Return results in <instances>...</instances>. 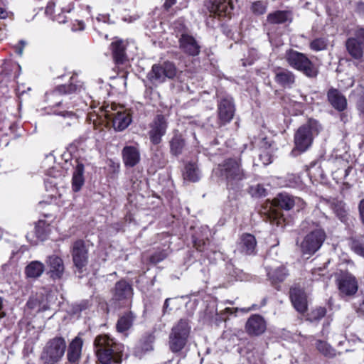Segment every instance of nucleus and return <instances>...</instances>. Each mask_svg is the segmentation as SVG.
<instances>
[{
    "label": "nucleus",
    "instance_id": "f257e3e1",
    "mask_svg": "<svg viewBox=\"0 0 364 364\" xmlns=\"http://www.w3.org/2000/svg\"><path fill=\"white\" fill-rule=\"evenodd\" d=\"M107 119H112L113 128L118 132L125 129L132 122L129 114L116 104H107L100 108V113L94 111L87 115V120L95 129H97Z\"/></svg>",
    "mask_w": 364,
    "mask_h": 364
},
{
    "label": "nucleus",
    "instance_id": "1a4fd4ad",
    "mask_svg": "<svg viewBox=\"0 0 364 364\" xmlns=\"http://www.w3.org/2000/svg\"><path fill=\"white\" fill-rule=\"evenodd\" d=\"M177 71L174 63L165 61L161 64H154L146 77L153 85H159L164 83L166 79H173Z\"/></svg>",
    "mask_w": 364,
    "mask_h": 364
},
{
    "label": "nucleus",
    "instance_id": "c756f323",
    "mask_svg": "<svg viewBox=\"0 0 364 364\" xmlns=\"http://www.w3.org/2000/svg\"><path fill=\"white\" fill-rule=\"evenodd\" d=\"M84 165L77 162L73 173L72 188L75 192L79 191L84 184Z\"/></svg>",
    "mask_w": 364,
    "mask_h": 364
},
{
    "label": "nucleus",
    "instance_id": "c9c22d12",
    "mask_svg": "<svg viewBox=\"0 0 364 364\" xmlns=\"http://www.w3.org/2000/svg\"><path fill=\"white\" fill-rule=\"evenodd\" d=\"M184 146V139L181 134L176 133L170 141V149L171 154L175 156L181 154Z\"/></svg>",
    "mask_w": 364,
    "mask_h": 364
},
{
    "label": "nucleus",
    "instance_id": "6e6d98bb",
    "mask_svg": "<svg viewBox=\"0 0 364 364\" xmlns=\"http://www.w3.org/2000/svg\"><path fill=\"white\" fill-rule=\"evenodd\" d=\"M78 27H75V26H73V31H82L85 28V23L83 21H77Z\"/></svg>",
    "mask_w": 364,
    "mask_h": 364
},
{
    "label": "nucleus",
    "instance_id": "a18cd8bd",
    "mask_svg": "<svg viewBox=\"0 0 364 364\" xmlns=\"http://www.w3.org/2000/svg\"><path fill=\"white\" fill-rule=\"evenodd\" d=\"M64 118H68V121L65 123L67 125H71L77 119V115L73 111H63L60 112Z\"/></svg>",
    "mask_w": 364,
    "mask_h": 364
},
{
    "label": "nucleus",
    "instance_id": "dca6fc26",
    "mask_svg": "<svg viewBox=\"0 0 364 364\" xmlns=\"http://www.w3.org/2000/svg\"><path fill=\"white\" fill-rule=\"evenodd\" d=\"M205 6L210 13L226 16L233 9V2L232 0H208Z\"/></svg>",
    "mask_w": 364,
    "mask_h": 364
},
{
    "label": "nucleus",
    "instance_id": "393cba45",
    "mask_svg": "<svg viewBox=\"0 0 364 364\" xmlns=\"http://www.w3.org/2000/svg\"><path fill=\"white\" fill-rule=\"evenodd\" d=\"M122 158L126 166L134 167L140 161V153L137 148L127 146L122 150Z\"/></svg>",
    "mask_w": 364,
    "mask_h": 364
},
{
    "label": "nucleus",
    "instance_id": "cd10ccee",
    "mask_svg": "<svg viewBox=\"0 0 364 364\" xmlns=\"http://www.w3.org/2000/svg\"><path fill=\"white\" fill-rule=\"evenodd\" d=\"M346 48L348 54L355 60H360L363 56L364 44L359 43L354 38H348L346 41Z\"/></svg>",
    "mask_w": 364,
    "mask_h": 364
},
{
    "label": "nucleus",
    "instance_id": "0eeeda50",
    "mask_svg": "<svg viewBox=\"0 0 364 364\" xmlns=\"http://www.w3.org/2000/svg\"><path fill=\"white\" fill-rule=\"evenodd\" d=\"M285 60L289 66L301 72L306 77L314 78L318 73V68L306 54L289 49L286 52Z\"/></svg>",
    "mask_w": 364,
    "mask_h": 364
},
{
    "label": "nucleus",
    "instance_id": "8fccbe9b",
    "mask_svg": "<svg viewBox=\"0 0 364 364\" xmlns=\"http://www.w3.org/2000/svg\"><path fill=\"white\" fill-rule=\"evenodd\" d=\"M358 210L360 218L362 223L364 225V199H362L358 204Z\"/></svg>",
    "mask_w": 364,
    "mask_h": 364
},
{
    "label": "nucleus",
    "instance_id": "69168bd1",
    "mask_svg": "<svg viewBox=\"0 0 364 364\" xmlns=\"http://www.w3.org/2000/svg\"><path fill=\"white\" fill-rule=\"evenodd\" d=\"M341 119L343 122H346L348 121V116L346 114L343 113L341 114Z\"/></svg>",
    "mask_w": 364,
    "mask_h": 364
},
{
    "label": "nucleus",
    "instance_id": "4c0bfd02",
    "mask_svg": "<svg viewBox=\"0 0 364 364\" xmlns=\"http://www.w3.org/2000/svg\"><path fill=\"white\" fill-rule=\"evenodd\" d=\"M186 180L192 182H196L200 179V171L195 163H188L185 167V172L183 173Z\"/></svg>",
    "mask_w": 364,
    "mask_h": 364
},
{
    "label": "nucleus",
    "instance_id": "bf43d9fd",
    "mask_svg": "<svg viewBox=\"0 0 364 364\" xmlns=\"http://www.w3.org/2000/svg\"><path fill=\"white\" fill-rule=\"evenodd\" d=\"M55 20L57 21L58 23H65V17L61 16L60 14H58V16H55Z\"/></svg>",
    "mask_w": 364,
    "mask_h": 364
},
{
    "label": "nucleus",
    "instance_id": "6e6552de",
    "mask_svg": "<svg viewBox=\"0 0 364 364\" xmlns=\"http://www.w3.org/2000/svg\"><path fill=\"white\" fill-rule=\"evenodd\" d=\"M191 332L186 319H180L171 328L168 336V346L172 353L181 352L186 346Z\"/></svg>",
    "mask_w": 364,
    "mask_h": 364
},
{
    "label": "nucleus",
    "instance_id": "f8f14e48",
    "mask_svg": "<svg viewBox=\"0 0 364 364\" xmlns=\"http://www.w3.org/2000/svg\"><path fill=\"white\" fill-rule=\"evenodd\" d=\"M71 254L74 265L81 270L88 262V250L82 240H77L72 245Z\"/></svg>",
    "mask_w": 364,
    "mask_h": 364
},
{
    "label": "nucleus",
    "instance_id": "4468645a",
    "mask_svg": "<svg viewBox=\"0 0 364 364\" xmlns=\"http://www.w3.org/2000/svg\"><path fill=\"white\" fill-rule=\"evenodd\" d=\"M275 203L286 210L295 209L299 211L305 206V202L301 198L294 197L286 193L279 194L275 199Z\"/></svg>",
    "mask_w": 364,
    "mask_h": 364
},
{
    "label": "nucleus",
    "instance_id": "ddd939ff",
    "mask_svg": "<svg viewBox=\"0 0 364 364\" xmlns=\"http://www.w3.org/2000/svg\"><path fill=\"white\" fill-rule=\"evenodd\" d=\"M337 284L340 293L345 296H353L358 289L355 277L348 272H344L338 277Z\"/></svg>",
    "mask_w": 364,
    "mask_h": 364
},
{
    "label": "nucleus",
    "instance_id": "e433bc0d",
    "mask_svg": "<svg viewBox=\"0 0 364 364\" xmlns=\"http://www.w3.org/2000/svg\"><path fill=\"white\" fill-rule=\"evenodd\" d=\"M134 316L132 312H128L122 315L117 323V329L119 332H124L129 329L132 326Z\"/></svg>",
    "mask_w": 364,
    "mask_h": 364
},
{
    "label": "nucleus",
    "instance_id": "338daca9",
    "mask_svg": "<svg viewBox=\"0 0 364 364\" xmlns=\"http://www.w3.org/2000/svg\"><path fill=\"white\" fill-rule=\"evenodd\" d=\"M26 239L28 240V241L31 242V243L33 245L36 243V240H33V238H31L29 235L26 236Z\"/></svg>",
    "mask_w": 364,
    "mask_h": 364
},
{
    "label": "nucleus",
    "instance_id": "09e8293b",
    "mask_svg": "<svg viewBox=\"0 0 364 364\" xmlns=\"http://www.w3.org/2000/svg\"><path fill=\"white\" fill-rule=\"evenodd\" d=\"M260 159L264 165H268L272 163V156L267 152L264 151L259 155Z\"/></svg>",
    "mask_w": 364,
    "mask_h": 364
},
{
    "label": "nucleus",
    "instance_id": "f3484780",
    "mask_svg": "<svg viewBox=\"0 0 364 364\" xmlns=\"http://www.w3.org/2000/svg\"><path fill=\"white\" fill-rule=\"evenodd\" d=\"M218 109L219 118L223 122L227 123L230 122L235 113L232 98L225 97L221 99L218 103Z\"/></svg>",
    "mask_w": 364,
    "mask_h": 364
},
{
    "label": "nucleus",
    "instance_id": "39448f33",
    "mask_svg": "<svg viewBox=\"0 0 364 364\" xmlns=\"http://www.w3.org/2000/svg\"><path fill=\"white\" fill-rule=\"evenodd\" d=\"M321 129V127L318 121L309 119L294 134L295 149L300 152L306 151L311 146L314 137L318 134Z\"/></svg>",
    "mask_w": 364,
    "mask_h": 364
},
{
    "label": "nucleus",
    "instance_id": "6ab92c4d",
    "mask_svg": "<svg viewBox=\"0 0 364 364\" xmlns=\"http://www.w3.org/2000/svg\"><path fill=\"white\" fill-rule=\"evenodd\" d=\"M327 97L331 105L336 110L342 112L346 109L347 100L337 89L331 88L327 92Z\"/></svg>",
    "mask_w": 364,
    "mask_h": 364
},
{
    "label": "nucleus",
    "instance_id": "37998d69",
    "mask_svg": "<svg viewBox=\"0 0 364 364\" xmlns=\"http://www.w3.org/2000/svg\"><path fill=\"white\" fill-rule=\"evenodd\" d=\"M351 36L348 38H354L359 43L364 44V28L357 26L352 31Z\"/></svg>",
    "mask_w": 364,
    "mask_h": 364
},
{
    "label": "nucleus",
    "instance_id": "b1692460",
    "mask_svg": "<svg viewBox=\"0 0 364 364\" xmlns=\"http://www.w3.org/2000/svg\"><path fill=\"white\" fill-rule=\"evenodd\" d=\"M256 245V240L252 235L244 234L237 242V250L241 253L251 255L254 252Z\"/></svg>",
    "mask_w": 364,
    "mask_h": 364
},
{
    "label": "nucleus",
    "instance_id": "72a5a7b5",
    "mask_svg": "<svg viewBox=\"0 0 364 364\" xmlns=\"http://www.w3.org/2000/svg\"><path fill=\"white\" fill-rule=\"evenodd\" d=\"M44 271V265L39 261H33L26 267V274L28 278L39 277Z\"/></svg>",
    "mask_w": 364,
    "mask_h": 364
},
{
    "label": "nucleus",
    "instance_id": "774afa93",
    "mask_svg": "<svg viewBox=\"0 0 364 364\" xmlns=\"http://www.w3.org/2000/svg\"><path fill=\"white\" fill-rule=\"evenodd\" d=\"M169 299H166L165 302H164V309H167L168 306V302H169Z\"/></svg>",
    "mask_w": 364,
    "mask_h": 364
},
{
    "label": "nucleus",
    "instance_id": "58836bf2",
    "mask_svg": "<svg viewBox=\"0 0 364 364\" xmlns=\"http://www.w3.org/2000/svg\"><path fill=\"white\" fill-rule=\"evenodd\" d=\"M316 349L324 356L333 358L336 355V350L333 348L328 343L323 341H317L316 342Z\"/></svg>",
    "mask_w": 364,
    "mask_h": 364
},
{
    "label": "nucleus",
    "instance_id": "603ef678",
    "mask_svg": "<svg viewBox=\"0 0 364 364\" xmlns=\"http://www.w3.org/2000/svg\"><path fill=\"white\" fill-rule=\"evenodd\" d=\"M358 109L364 118V99H361L359 100L358 103Z\"/></svg>",
    "mask_w": 364,
    "mask_h": 364
},
{
    "label": "nucleus",
    "instance_id": "f03ea898",
    "mask_svg": "<svg viewBox=\"0 0 364 364\" xmlns=\"http://www.w3.org/2000/svg\"><path fill=\"white\" fill-rule=\"evenodd\" d=\"M98 360L102 364H119L122 361L124 346L107 335H100L94 341Z\"/></svg>",
    "mask_w": 364,
    "mask_h": 364
},
{
    "label": "nucleus",
    "instance_id": "680f3d73",
    "mask_svg": "<svg viewBox=\"0 0 364 364\" xmlns=\"http://www.w3.org/2000/svg\"><path fill=\"white\" fill-rule=\"evenodd\" d=\"M3 309V303H2V299L0 297V318H2L5 316L6 314L2 310Z\"/></svg>",
    "mask_w": 364,
    "mask_h": 364
},
{
    "label": "nucleus",
    "instance_id": "a19ab883",
    "mask_svg": "<svg viewBox=\"0 0 364 364\" xmlns=\"http://www.w3.org/2000/svg\"><path fill=\"white\" fill-rule=\"evenodd\" d=\"M328 40L325 37L314 38L309 43L310 49L315 52L322 51L327 48Z\"/></svg>",
    "mask_w": 364,
    "mask_h": 364
},
{
    "label": "nucleus",
    "instance_id": "79ce46f5",
    "mask_svg": "<svg viewBox=\"0 0 364 364\" xmlns=\"http://www.w3.org/2000/svg\"><path fill=\"white\" fill-rule=\"evenodd\" d=\"M351 250L358 255L364 257V243L355 237L350 238Z\"/></svg>",
    "mask_w": 364,
    "mask_h": 364
},
{
    "label": "nucleus",
    "instance_id": "864d4df0",
    "mask_svg": "<svg viewBox=\"0 0 364 364\" xmlns=\"http://www.w3.org/2000/svg\"><path fill=\"white\" fill-rule=\"evenodd\" d=\"M38 339V333L36 330L33 329L32 333V337L31 339H28V341H31V343L33 345L34 343Z\"/></svg>",
    "mask_w": 364,
    "mask_h": 364
},
{
    "label": "nucleus",
    "instance_id": "3c124183",
    "mask_svg": "<svg viewBox=\"0 0 364 364\" xmlns=\"http://www.w3.org/2000/svg\"><path fill=\"white\" fill-rule=\"evenodd\" d=\"M176 3V0H165L164 8L168 11L173 5Z\"/></svg>",
    "mask_w": 364,
    "mask_h": 364
},
{
    "label": "nucleus",
    "instance_id": "f704fd0d",
    "mask_svg": "<svg viewBox=\"0 0 364 364\" xmlns=\"http://www.w3.org/2000/svg\"><path fill=\"white\" fill-rule=\"evenodd\" d=\"M331 208L341 222L346 223L348 220V210L343 201L333 200L331 203Z\"/></svg>",
    "mask_w": 364,
    "mask_h": 364
},
{
    "label": "nucleus",
    "instance_id": "7c9ffc66",
    "mask_svg": "<svg viewBox=\"0 0 364 364\" xmlns=\"http://www.w3.org/2000/svg\"><path fill=\"white\" fill-rule=\"evenodd\" d=\"M262 214L265 215L266 220L271 223L276 224L277 226L282 225L284 221L282 214L274 207L273 204L269 205V208H264Z\"/></svg>",
    "mask_w": 364,
    "mask_h": 364
},
{
    "label": "nucleus",
    "instance_id": "2f4dec72",
    "mask_svg": "<svg viewBox=\"0 0 364 364\" xmlns=\"http://www.w3.org/2000/svg\"><path fill=\"white\" fill-rule=\"evenodd\" d=\"M267 21L271 24H280L291 21V14L287 11H276L267 15Z\"/></svg>",
    "mask_w": 364,
    "mask_h": 364
},
{
    "label": "nucleus",
    "instance_id": "bb28decb",
    "mask_svg": "<svg viewBox=\"0 0 364 364\" xmlns=\"http://www.w3.org/2000/svg\"><path fill=\"white\" fill-rule=\"evenodd\" d=\"M155 341V337L152 334H149L144 336L134 350V355L137 357H142L145 353L152 351L154 350L153 343Z\"/></svg>",
    "mask_w": 364,
    "mask_h": 364
},
{
    "label": "nucleus",
    "instance_id": "aec40b11",
    "mask_svg": "<svg viewBox=\"0 0 364 364\" xmlns=\"http://www.w3.org/2000/svg\"><path fill=\"white\" fill-rule=\"evenodd\" d=\"M180 48L190 55H197L200 53V46L196 39L189 35L183 34L179 39Z\"/></svg>",
    "mask_w": 364,
    "mask_h": 364
},
{
    "label": "nucleus",
    "instance_id": "a878e982",
    "mask_svg": "<svg viewBox=\"0 0 364 364\" xmlns=\"http://www.w3.org/2000/svg\"><path fill=\"white\" fill-rule=\"evenodd\" d=\"M49 273L53 279H60L64 272V264L61 258L57 256H50L48 260Z\"/></svg>",
    "mask_w": 364,
    "mask_h": 364
},
{
    "label": "nucleus",
    "instance_id": "412c9836",
    "mask_svg": "<svg viewBox=\"0 0 364 364\" xmlns=\"http://www.w3.org/2000/svg\"><path fill=\"white\" fill-rule=\"evenodd\" d=\"M290 299L297 311L304 313L306 310V299L302 289L297 287L291 288L290 289Z\"/></svg>",
    "mask_w": 364,
    "mask_h": 364
},
{
    "label": "nucleus",
    "instance_id": "9d476101",
    "mask_svg": "<svg viewBox=\"0 0 364 364\" xmlns=\"http://www.w3.org/2000/svg\"><path fill=\"white\" fill-rule=\"evenodd\" d=\"M326 238L323 230L316 229L307 234L301 244V251L304 255H311L321 247Z\"/></svg>",
    "mask_w": 364,
    "mask_h": 364
},
{
    "label": "nucleus",
    "instance_id": "a211bd4d",
    "mask_svg": "<svg viewBox=\"0 0 364 364\" xmlns=\"http://www.w3.org/2000/svg\"><path fill=\"white\" fill-rule=\"evenodd\" d=\"M82 345L83 341L79 336H76L69 343L67 351V358L69 363L72 364L78 363L81 358Z\"/></svg>",
    "mask_w": 364,
    "mask_h": 364
},
{
    "label": "nucleus",
    "instance_id": "de8ad7c7",
    "mask_svg": "<svg viewBox=\"0 0 364 364\" xmlns=\"http://www.w3.org/2000/svg\"><path fill=\"white\" fill-rule=\"evenodd\" d=\"M252 194L257 197L264 196L266 195V189L262 185L258 184L255 187H252Z\"/></svg>",
    "mask_w": 364,
    "mask_h": 364
},
{
    "label": "nucleus",
    "instance_id": "e2e57ef3",
    "mask_svg": "<svg viewBox=\"0 0 364 364\" xmlns=\"http://www.w3.org/2000/svg\"><path fill=\"white\" fill-rule=\"evenodd\" d=\"M6 16V11L4 9L0 8V18H5Z\"/></svg>",
    "mask_w": 364,
    "mask_h": 364
},
{
    "label": "nucleus",
    "instance_id": "423d86ee",
    "mask_svg": "<svg viewBox=\"0 0 364 364\" xmlns=\"http://www.w3.org/2000/svg\"><path fill=\"white\" fill-rule=\"evenodd\" d=\"M67 348L64 338L55 336L45 344L41 359L43 364H58L64 357Z\"/></svg>",
    "mask_w": 364,
    "mask_h": 364
},
{
    "label": "nucleus",
    "instance_id": "13d9d810",
    "mask_svg": "<svg viewBox=\"0 0 364 364\" xmlns=\"http://www.w3.org/2000/svg\"><path fill=\"white\" fill-rule=\"evenodd\" d=\"M97 21L98 22H100V21H102L104 23L107 22V20L109 19V16H107V15H99L97 17Z\"/></svg>",
    "mask_w": 364,
    "mask_h": 364
},
{
    "label": "nucleus",
    "instance_id": "7ed1b4c3",
    "mask_svg": "<svg viewBox=\"0 0 364 364\" xmlns=\"http://www.w3.org/2000/svg\"><path fill=\"white\" fill-rule=\"evenodd\" d=\"M220 174L225 179L229 190L238 191L243 186L242 181L247 178L240 159H228L218 167Z\"/></svg>",
    "mask_w": 364,
    "mask_h": 364
},
{
    "label": "nucleus",
    "instance_id": "2eb2a0df",
    "mask_svg": "<svg viewBox=\"0 0 364 364\" xmlns=\"http://www.w3.org/2000/svg\"><path fill=\"white\" fill-rule=\"evenodd\" d=\"M245 328L248 335L258 336L265 332L267 322L262 316L254 314L247 319Z\"/></svg>",
    "mask_w": 364,
    "mask_h": 364
},
{
    "label": "nucleus",
    "instance_id": "c85d7f7f",
    "mask_svg": "<svg viewBox=\"0 0 364 364\" xmlns=\"http://www.w3.org/2000/svg\"><path fill=\"white\" fill-rule=\"evenodd\" d=\"M27 306L31 309L36 310V311H43L49 308L47 298L42 293L31 296L27 302Z\"/></svg>",
    "mask_w": 364,
    "mask_h": 364
},
{
    "label": "nucleus",
    "instance_id": "ea45409f",
    "mask_svg": "<svg viewBox=\"0 0 364 364\" xmlns=\"http://www.w3.org/2000/svg\"><path fill=\"white\" fill-rule=\"evenodd\" d=\"M267 275L273 282H282L288 275V272L284 267H279L273 270L269 271Z\"/></svg>",
    "mask_w": 364,
    "mask_h": 364
},
{
    "label": "nucleus",
    "instance_id": "473e14b6",
    "mask_svg": "<svg viewBox=\"0 0 364 364\" xmlns=\"http://www.w3.org/2000/svg\"><path fill=\"white\" fill-rule=\"evenodd\" d=\"M113 58L118 65L123 64L126 60L124 46L122 41L113 42L111 44Z\"/></svg>",
    "mask_w": 364,
    "mask_h": 364
},
{
    "label": "nucleus",
    "instance_id": "5fc2aeb1",
    "mask_svg": "<svg viewBox=\"0 0 364 364\" xmlns=\"http://www.w3.org/2000/svg\"><path fill=\"white\" fill-rule=\"evenodd\" d=\"M47 174L54 178H56L60 175V172L58 171L55 170L54 168L48 170Z\"/></svg>",
    "mask_w": 364,
    "mask_h": 364
},
{
    "label": "nucleus",
    "instance_id": "0e129e2a",
    "mask_svg": "<svg viewBox=\"0 0 364 364\" xmlns=\"http://www.w3.org/2000/svg\"><path fill=\"white\" fill-rule=\"evenodd\" d=\"M256 306H257L256 305H252V307H250V308H247V309H245V308L241 309V311L245 312V313H247V312H249L251 310L255 309Z\"/></svg>",
    "mask_w": 364,
    "mask_h": 364
},
{
    "label": "nucleus",
    "instance_id": "4be33fe9",
    "mask_svg": "<svg viewBox=\"0 0 364 364\" xmlns=\"http://www.w3.org/2000/svg\"><path fill=\"white\" fill-rule=\"evenodd\" d=\"M274 74L275 82L282 87H290L295 82V75L287 69L278 68L275 69Z\"/></svg>",
    "mask_w": 364,
    "mask_h": 364
},
{
    "label": "nucleus",
    "instance_id": "4d7b16f0",
    "mask_svg": "<svg viewBox=\"0 0 364 364\" xmlns=\"http://www.w3.org/2000/svg\"><path fill=\"white\" fill-rule=\"evenodd\" d=\"M356 308L358 311L364 313V296H363L360 302L359 303L358 306Z\"/></svg>",
    "mask_w": 364,
    "mask_h": 364
},
{
    "label": "nucleus",
    "instance_id": "c03bdc74",
    "mask_svg": "<svg viewBox=\"0 0 364 364\" xmlns=\"http://www.w3.org/2000/svg\"><path fill=\"white\" fill-rule=\"evenodd\" d=\"M266 9L267 3L262 1H255L252 5V11L257 15L263 14L265 13Z\"/></svg>",
    "mask_w": 364,
    "mask_h": 364
},
{
    "label": "nucleus",
    "instance_id": "052dcab7",
    "mask_svg": "<svg viewBox=\"0 0 364 364\" xmlns=\"http://www.w3.org/2000/svg\"><path fill=\"white\" fill-rule=\"evenodd\" d=\"M18 125L17 123H14L10 125V129L11 131L13 132V133H16L18 131Z\"/></svg>",
    "mask_w": 364,
    "mask_h": 364
},
{
    "label": "nucleus",
    "instance_id": "20e7f679",
    "mask_svg": "<svg viewBox=\"0 0 364 364\" xmlns=\"http://www.w3.org/2000/svg\"><path fill=\"white\" fill-rule=\"evenodd\" d=\"M70 79L72 82L69 85L57 86L53 90L46 94V100L49 106H59L63 102L68 105L67 99L69 95H79L85 91L82 82L78 81L74 84V77H71Z\"/></svg>",
    "mask_w": 364,
    "mask_h": 364
},
{
    "label": "nucleus",
    "instance_id": "49530a36",
    "mask_svg": "<svg viewBox=\"0 0 364 364\" xmlns=\"http://www.w3.org/2000/svg\"><path fill=\"white\" fill-rule=\"evenodd\" d=\"M326 310L323 307H318L312 311V317L314 319L319 320L325 316Z\"/></svg>",
    "mask_w": 364,
    "mask_h": 364
},
{
    "label": "nucleus",
    "instance_id": "9b49d317",
    "mask_svg": "<svg viewBox=\"0 0 364 364\" xmlns=\"http://www.w3.org/2000/svg\"><path fill=\"white\" fill-rule=\"evenodd\" d=\"M149 139L152 144H159L166 134L168 127L167 119L162 114H157L149 125Z\"/></svg>",
    "mask_w": 364,
    "mask_h": 364
},
{
    "label": "nucleus",
    "instance_id": "5701e85b",
    "mask_svg": "<svg viewBox=\"0 0 364 364\" xmlns=\"http://www.w3.org/2000/svg\"><path fill=\"white\" fill-rule=\"evenodd\" d=\"M133 294V290L125 281H119L116 283L113 298L117 301H128Z\"/></svg>",
    "mask_w": 364,
    "mask_h": 364
}]
</instances>
